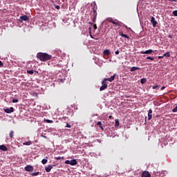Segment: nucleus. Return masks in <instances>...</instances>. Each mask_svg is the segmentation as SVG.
<instances>
[{"instance_id": "nucleus-11", "label": "nucleus", "mask_w": 177, "mask_h": 177, "mask_svg": "<svg viewBox=\"0 0 177 177\" xmlns=\"http://www.w3.org/2000/svg\"><path fill=\"white\" fill-rule=\"evenodd\" d=\"M141 177H151V175L148 171H145L142 172V174H141Z\"/></svg>"}, {"instance_id": "nucleus-24", "label": "nucleus", "mask_w": 177, "mask_h": 177, "mask_svg": "<svg viewBox=\"0 0 177 177\" xmlns=\"http://www.w3.org/2000/svg\"><path fill=\"white\" fill-rule=\"evenodd\" d=\"M31 175H32V176H37L39 175V171H36V172L32 173Z\"/></svg>"}, {"instance_id": "nucleus-10", "label": "nucleus", "mask_w": 177, "mask_h": 177, "mask_svg": "<svg viewBox=\"0 0 177 177\" xmlns=\"http://www.w3.org/2000/svg\"><path fill=\"white\" fill-rule=\"evenodd\" d=\"M151 23L153 25V27H157V21L154 17H151Z\"/></svg>"}, {"instance_id": "nucleus-1", "label": "nucleus", "mask_w": 177, "mask_h": 177, "mask_svg": "<svg viewBox=\"0 0 177 177\" xmlns=\"http://www.w3.org/2000/svg\"><path fill=\"white\" fill-rule=\"evenodd\" d=\"M36 57L37 59H39L41 62H48V60H52L53 57L51 55L46 53H38Z\"/></svg>"}, {"instance_id": "nucleus-45", "label": "nucleus", "mask_w": 177, "mask_h": 177, "mask_svg": "<svg viewBox=\"0 0 177 177\" xmlns=\"http://www.w3.org/2000/svg\"><path fill=\"white\" fill-rule=\"evenodd\" d=\"M109 119H111V118H113V116L110 115V116L109 117Z\"/></svg>"}, {"instance_id": "nucleus-31", "label": "nucleus", "mask_w": 177, "mask_h": 177, "mask_svg": "<svg viewBox=\"0 0 177 177\" xmlns=\"http://www.w3.org/2000/svg\"><path fill=\"white\" fill-rule=\"evenodd\" d=\"M18 102H19V100H17V99L12 100V103H18Z\"/></svg>"}, {"instance_id": "nucleus-38", "label": "nucleus", "mask_w": 177, "mask_h": 177, "mask_svg": "<svg viewBox=\"0 0 177 177\" xmlns=\"http://www.w3.org/2000/svg\"><path fill=\"white\" fill-rule=\"evenodd\" d=\"M3 63H2V61H0V67H3Z\"/></svg>"}, {"instance_id": "nucleus-25", "label": "nucleus", "mask_w": 177, "mask_h": 177, "mask_svg": "<svg viewBox=\"0 0 177 177\" xmlns=\"http://www.w3.org/2000/svg\"><path fill=\"white\" fill-rule=\"evenodd\" d=\"M15 133V132L13 131H11L9 133V137L10 138V139H12L13 138V134Z\"/></svg>"}, {"instance_id": "nucleus-7", "label": "nucleus", "mask_w": 177, "mask_h": 177, "mask_svg": "<svg viewBox=\"0 0 177 177\" xmlns=\"http://www.w3.org/2000/svg\"><path fill=\"white\" fill-rule=\"evenodd\" d=\"M25 171L27 172H32V171H34V167L31 165H27L25 167Z\"/></svg>"}, {"instance_id": "nucleus-14", "label": "nucleus", "mask_w": 177, "mask_h": 177, "mask_svg": "<svg viewBox=\"0 0 177 177\" xmlns=\"http://www.w3.org/2000/svg\"><path fill=\"white\" fill-rule=\"evenodd\" d=\"M97 125L98 127H100V129H102V131H104V128H103V124L102 123V122L99 121L97 122Z\"/></svg>"}, {"instance_id": "nucleus-19", "label": "nucleus", "mask_w": 177, "mask_h": 177, "mask_svg": "<svg viewBox=\"0 0 177 177\" xmlns=\"http://www.w3.org/2000/svg\"><path fill=\"white\" fill-rule=\"evenodd\" d=\"M164 57H171V54L169 53V51H167L166 53H165L163 55Z\"/></svg>"}, {"instance_id": "nucleus-33", "label": "nucleus", "mask_w": 177, "mask_h": 177, "mask_svg": "<svg viewBox=\"0 0 177 177\" xmlns=\"http://www.w3.org/2000/svg\"><path fill=\"white\" fill-rule=\"evenodd\" d=\"M159 86H158V85L153 86H152V88H153V89H157V88H159Z\"/></svg>"}, {"instance_id": "nucleus-34", "label": "nucleus", "mask_w": 177, "mask_h": 177, "mask_svg": "<svg viewBox=\"0 0 177 177\" xmlns=\"http://www.w3.org/2000/svg\"><path fill=\"white\" fill-rule=\"evenodd\" d=\"M66 128H71V125L68 123H66Z\"/></svg>"}, {"instance_id": "nucleus-44", "label": "nucleus", "mask_w": 177, "mask_h": 177, "mask_svg": "<svg viewBox=\"0 0 177 177\" xmlns=\"http://www.w3.org/2000/svg\"><path fill=\"white\" fill-rule=\"evenodd\" d=\"M168 37H169V38H172V35H169L168 36Z\"/></svg>"}, {"instance_id": "nucleus-15", "label": "nucleus", "mask_w": 177, "mask_h": 177, "mask_svg": "<svg viewBox=\"0 0 177 177\" xmlns=\"http://www.w3.org/2000/svg\"><path fill=\"white\" fill-rule=\"evenodd\" d=\"M0 150H3V151H8V147L5 145H0Z\"/></svg>"}, {"instance_id": "nucleus-23", "label": "nucleus", "mask_w": 177, "mask_h": 177, "mask_svg": "<svg viewBox=\"0 0 177 177\" xmlns=\"http://www.w3.org/2000/svg\"><path fill=\"white\" fill-rule=\"evenodd\" d=\"M47 159H43L41 160V163L44 164V165H45V164H46V162H48V157H46Z\"/></svg>"}, {"instance_id": "nucleus-40", "label": "nucleus", "mask_w": 177, "mask_h": 177, "mask_svg": "<svg viewBox=\"0 0 177 177\" xmlns=\"http://www.w3.org/2000/svg\"><path fill=\"white\" fill-rule=\"evenodd\" d=\"M158 59H164V55L163 56H158Z\"/></svg>"}, {"instance_id": "nucleus-22", "label": "nucleus", "mask_w": 177, "mask_h": 177, "mask_svg": "<svg viewBox=\"0 0 177 177\" xmlns=\"http://www.w3.org/2000/svg\"><path fill=\"white\" fill-rule=\"evenodd\" d=\"M146 82H147V79L142 78V79L140 80V83L141 84H146Z\"/></svg>"}, {"instance_id": "nucleus-2", "label": "nucleus", "mask_w": 177, "mask_h": 177, "mask_svg": "<svg viewBox=\"0 0 177 177\" xmlns=\"http://www.w3.org/2000/svg\"><path fill=\"white\" fill-rule=\"evenodd\" d=\"M115 77H117V74H113L111 77L109 78H104L102 82V86L100 88V92L102 91H104V89H107V84L106 83V81H109V82H113L114 81Z\"/></svg>"}, {"instance_id": "nucleus-8", "label": "nucleus", "mask_w": 177, "mask_h": 177, "mask_svg": "<svg viewBox=\"0 0 177 177\" xmlns=\"http://www.w3.org/2000/svg\"><path fill=\"white\" fill-rule=\"evenodd\" d=\"M20 19L21 20V23H22L23 21H29L30 18L27 15H24V16H21L20 17Z\"/></svg>"}, {"instance_id": "nucleus-5", "label": "nucleus", "mask_w": 177, "mask_h": 177, "mask_svg": "<svg viewBox=\"0 0 177 177\" xmlns=\"http://www.w3.org/2000/svg\"><path fill=\"white\" fill-rule=\"evenodd\" d=\"M65 164H68L69 165H77L78 162H77V160L73 159L72 160H66Z\"/></svg>"}, {"instance_id": "nucleus-43", "label": "nucleus", "mask_w": 177, "mask_h": 177, "mask_svg": "<svg viewBox=\"0 0 177 177\" xmlns=\"http://www.w3.org/2000/svg\"><path fill=\"white\" fill-rule=\"evenodd\" d=\"M88 24H91V26L93 25V23L92 22H88Z\"/></svg>"}, {"instance_id": "nucleus-32", "label": "nucleus", "mask_w": 177, "mask_h": 177, "mask_svg": "<svg viewBox=\"0 0 177 177\" xmlns=\"http://www.w3.org/2000/svg\"><path fill=\"white\" fill-rule=\"evenodd\" d=\"M173 15H174V16H175L176 17H177V10L173 11Z\"/></svg>"}, {"instance_id": "nucleus-26", "label": "nucleus", "mask_w": 177, "mask_h": 177, "mask_svg": "<svg viewBox=\"0 0 177 177\" xmlns=\"http://www.w3.org/2000/svg\"><path fill=\"white\" fill-rule=\"evenodd\" d=\"M27 73L28 74H30V75H32V74H34V71L33 70H27Z\"/></svg>"}, {"instance_id": "nucleus-30", "label": "nucleus", "mask_w": 177, "mask_h": 177, "mask_svg": "<svg viewBox=\"0 0 177 177\" xmlns=\"http://www.w3.org/2000/svg\"><path fill=\"white\" fill-rule=\"evenodd\" d=\"M172 112H173V113H177V105H176V106L175 108H174V109H172Z\"/></svg>"}, {"instance_id": "nucleus-18", "label": "nucleus", "mask_w": 177, "mask_h": 177, "mask_svg": "<svg viewBox=\"0 0 177 177\" xmlns=\"http://www.w3.org/2000/svg\"><path fill=\"white\" fill-rule=\"evenodd\" d=\"M104 55H106V56H109L110 55V50L106 49L104 50Z\"/></svg>"}, {"instance_id": "nucleus-20", "label": "nucleus", "mask_w": 177, "mask_h": 177, "mask_svg": "<svg viewBox=\"0 0 177 177\" xmlns=\"http://www.w3.org/2000/svg\"><path fill=\"white\" fill-rule=\"evenodd\" d=\"M44 122H46L47 124H53V120L44 119Z\"/></svg>"}, {"instance_id": "nucleus-17", "label": "nucleus", "mask_w": 177, "mask_h": 177, "mask_svg": "<svg viewBox=\"0 0 177 177\" xmlns=\"http://www.w3.org/2000/svg\"><path fill=\"white\" fill-rule=\"evenodd\" d=\"M23 145H24V146H30V145H32V142L28 141L26 142H24Z\"/></svg>"}, {"instance_id": "nucleus-42", "label": "nucleus", "mask_w": 177, "mask_h": 177, "mask_svg": "<svg viewBox=\"0 0 177 177\" xmlns=\"http://www.w3.org/2000/svg\"><path fill=\"white\" fill-rule=\"evenodd\" d=\"M160 89L161 91H164V89H165V86H162Z\"/></svg>"}, {"instance_id": "nucleus-16", "label": "nucleus", "mask_w": 177, "mask_h": 177, "mask_svg": "<svg viewBox=\"0 0 177 177\" xmlns=\"http://www.w3.org/2000/svg\"><path fill=\"white\" fill-rule=\"evenodd\" d=\"M136 70H140V68L136 67V66H133L131 68L130 71L133 73V71H136Z\"/></svg>"}, {"instance_id": "nucleus-39", "label": "nucleus", "mask_w": 177, "mask_h": 177, "mask_svg": "<svg viewBox=\"0 0 177 177\" xmlns=\"http://www.w3.org/2000/svg\"><path fill=\"white\" fill-rule=\"evenodd\" d=\"M115 55H120V51H119V50H116V51L115 52Z\"/></svg>"}, {"instance_id": "nucleus-36", "label": "nucleus", "mask_w": 177, "mask_h": 177, "mask_svg": "<svg viewBox=\"0 0 177 177\" xmlns=\"http://www.w3.org/2000/svg\"><path fill=\"white\" fill-rule=\"evenodd\" d=\"M93 28L94 30H97V26H96V24L93 25Z\"/></svg>"}, {"instance_id": "nucleus-29", "label": "nucleus", "mask_w": 177, "mask_h": 177, "mask_svg": "<svg viewBox=\"0 0 177 177\" xmlns=\"http://www.w3.org/2000/svg\"><path fill=\"white\" fill-rule=\"evenodd\" d=\"M56 160H64V157H60V156H58V157H56L55 158Z\"/></svg>"}, {"instance_id": "nucleus-12", "label": "nucleus", "mask_w": 177, "mask_h": 177, "mask_svg": "<svg viewBox=\"0 0 177 177\" xmlns=\"http://www.w3.org/2000/svg\"><path fill=\"white\" fill-rule=\"evenodd\" d=\"M119 35H120V37L122 38H127V39H129V36H128V35L124 34L122 32H119Z\"/></svg>"}, {"instance_id": "nucleus-4", "label": "nucleus", "mask_w": 177, "mask_h": 177, "mask_svg": "<svg viewBox=\"0 0 177 177\" xmlns=\"http://www.w3.org/2000/svg\"><path fill=\"white\" fill-rule=\"evenodd\" d=\"M108 21L109 23H112V24H114L116 27H121V21H118V19H109Z\"/></svg>"}, {"instance_id": "nucleus-3", "label": "nucleus", "mask_w": 177, "mask_h": 177, "mask_svg": "<svg viewBox=\"0 0 177 177\" xmlns=\"http://www.w3.org/2000/svg\"><path fill=\"white\" fill-rule=\"evenodd\" d=\"M95 8H96V3H95L94 8H92L93 11H91V12L93 23H95V21H96V18L97 17V11H96V9H95Z\"/></svg>"}, {"instance_id": "nucleus-6", "label": "nucleus", "mask_w": 177, "mask_h": 177, "mask_svg": "<svg viewBox=\"0 0 177 177\" xmlns=\"http://www.w3.org/2000/svg\"><path fill=\"white\" fill-rule=\"evenodd\" d=\"M153 50L151 49L147 50L145 51H140L141 55H151L153 53Z\"/></svg>"}, {"instance_id": "nucleus-27", "label": "nucleus", "mask_w": 177, "mask_h": 177, "mask_svg": "<svg viewBox=\"0 0 177 177\" xmlns=\"http://www.w3.org/2000/svg\"><path fill=\"white\" fill-rule=\"evenodd\" d=\"M151 118H153V115H151V113H148V120H149V121H150V120H151Z\"/></svg>"}, {"instance_id": "nucleus-13", "label": "nucleus", "mask_w": 177, "mask_h": 177, "mask_svg": "<svg viewBox=\"0 0 177 177\" xmlns=\"http://www.w3.org/2000/svg\"><path fill=\"white\" fill-rule=\"evenodd\" d=\"M52 168H53L52 165H48L47 167H45L46 172H49L50 171H52Z\"/></svg>"}, {"instance_id": "nucleus-35", "label": "nucleus", "mask_w": 177, "mask_h": 177, "mask_svg": "<svg viewBox=\"0 0 177 177\" xmlns=\"http://www.w3.org/2000/svg\"><path fill=\"white\" fill-rule=\"evenodd\" d=\"M148 114H153V111L150 109L148 111Z\"/></svg>"}, {"instance_id": "nucleus-28", "label": "nucleus", "mask_w": 177, "mask_h": 177, "mask_svg": "<svg viewBox=\"0 0 177 177\" xmlns=\"http://www.w3.org/2000/svg\"><path fill=\"white\" fill-rule=\"evenodd\" d=\"M147 60H154V58H153V57H147Z\"/></svg>"}, {"instance_id": "nucleus-21", "label": "nucleus", "mask_w": 177, "mask_h": 177, "mask_svg": "<svg viewBox=\"0 0 177 177\" xmlns=\"http://www.w3.org/2000/svg\"><path fill=\"white\" fill-rule=\"evenodd\" d=\"M115 127H120V120H118V119H116L115 121Z\"/></svg>"}, {"instance_id": "nucleus-37", "label": "nucleus", "mask_w": 177, "mask_h": 177, "mask_svg": "<svg viewBox=\"0 0 177 177\" xmlns=\"http://www.w3.org/2000/svg\"><path fill=\"white\" fill-rule=\"evenodd\" d=\"M55 9H57V10H59V9H60V6H55Z\"/></svg>"}, {"instance_id": "nucleus-41", "label": "nucleus", "mask_w": 177, "mask_h": 177, "mask_svg": "<svg viewBox=\"0 0 177 177\" xmlns=\"http://www.w3.org/2000/svg\"><path fill=\"white\" fill-rule=\"evenodd\" d=\"M41 138H44V139H46V136L44 135H41Z\"/></svg>"}, {"instance_id": "nucleus-9", "label": "nucleus", "mask_w": 177, "mask_h": 177, "mask_svg": "<svg viewBox=\"0 0 177 177\" xmlns=\"http://www.w3.org/2000/svg\"><path fill=\"white\" fill-rule=\"evenodd\" d=\"M4 111L5 113H7V114H10V113H13V111H15V109H13V107L6 108L4 109Z\"/></svg>"}]
</instances>
